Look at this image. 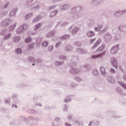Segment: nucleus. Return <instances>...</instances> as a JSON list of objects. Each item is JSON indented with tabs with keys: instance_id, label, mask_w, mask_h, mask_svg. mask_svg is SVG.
<instances>
[{
	"instance_id": "4",
	"label": "nucleus",
	"mask_w": 126,
	"mask_h": 126,
	"mask_svg": "<svg viewBox=\"0 0 126 126\" xmlns=\"http://www.w3.org/2000/svg\"><path fill=\"white\" fill-rule=\"evenodd\" d=\"M111 63L113 66H115L116 68L117 67H118V63H117V61H116V59H115L114 58H113L111 60Z\"/></svg>"
},
{
	"instance_id": "34",
	"label": "nucleus",
	"mask_w": 126,
	"mask_h": 126,
	"mask_svg": "<svg viewBox=\"0 0 126 126\" xmlns=\"http://www.w3.org/2000/svg\"><path fill=\"white\" fill-rule=\"evenodd\" d=\"M35 65V64H32V65Z\"/></svg>"
},
{
	"instance_id": "27",
	"label": "nucleus",
	"mask_w": 126,
	"mask_h": 126,
	"mask_svg": "<svg viewBox=\"0 0 126 126\" xmlns=\"http://www.w3.org/2000/svg\"><path fill=\"white\" fill-rule=\"evenodd\" d=\"M49 50H50V51H52V50H53V49H54V47H53V46H50V47H49Z\"/></svg>"
},
{
	"instance_id": "30",
	"label": "nucleus",
	"mask_w": 126,
	"mask_h": 126,
	"mask_svg": "<svg viewBox=\"0 0 126 126\" xmlns=\"http://www.w3.org/2000/svg\"><path fill=\"white\" fill-rule=\"evenodd\" d=\"M56 64L58 65V64H60V62H56Z\"/></svg>"
},
{
	"instance_id": "21",
	"label": "nucleus",
	"mask_w": 126,
	"mask_h": 126,
	"mask_svg": "<svg viewBox=\"0 0 126 126\" xmlns=\"http://www.w3.org/2000/svg\"><path fill=\"white\" fill-rule=\"evenodd\" d=\"M10 36H11V35L10 34H8V35H6L5 36V39H8V38H9V37H10Z\"/></svg>"
},
{
	"instance_id": "24",
	"label": "nucleus",
	"mask_w": 126,
	"mask_h": 126,
	"mask_svg": "<svg viewBox=\"0 0 126 126\" xmlns=\"http://www.w3.org/2000/svg\"><path fill=\"white\" fill-rule=\"evenodd\" d=\"M60 45H61V43L59 42L57 43V44L56 45V48H58V47H59V46Z\"/></svg>"
},
{
	"instance_id": "14",
	"label": "nucleus",
	"mask_w": 126,
	"mask_h": 126,
	"mask_svg": "<svg viewBox=\"0 0 126 126\" xmlns=\"http://www.w3.org/2000/svg\"><path fill=\"white\" fill-rule=\"evenodd\" d=\"M25 41L26 43H30V42L32 41V39H31V38L29 37L27 38Z\"/></svg>"
},
{
	"instance_id": "32",
	"label": "nucleus",
	"mask_w": 126,
	"mask_h": 126,
	"mask_svg": "<svg viewBox=\"0 0 126 126\" xmlns=\"http://www.w3.org/2000/svg\"><path fill=\"white\" fill-rule=\"evenodd\" d=\"M7 6H8V4H6L5 7H7Z\"/></svg>"
},
{
	"instance_id": "35",
	"label": "nucleus",
	"mask_w": 126,
	"mask_h": 126,
	"mask_svg": "<svg viewBox=\"0 0 126 126\" xmlns=\"http://www.w3.org/2000/svg\"><path fill=\"white\" fill-rule=\"evenodd\" d=\"M35 20H34L33 21H34V22H35Z\"/></svg>"
},
{
	"instance_id": "28",
	"label": "nucleus",
	"mask_w": 126,
	"mask_h": 126,
	"mask_svg": "<svg viewBox=\"0 0 126 126\" xmlns=\"http://www.w3.org/2000/svg\"><path fill=\"white\" fill-rule=\"evenodd\" d=\"M10 16H11V15H15L14 12H11L10 14Z\"/></svg>"
},
{
	"instance_id": "26",
	"label": "nucleus",
	"mask_w": 126,
	"mask_h": 126,
	"mask_svg": "<svg viewBox=\"0 0 126 126\" xmlns=\"http://www.w3.org/2000/svg\"><path fill=\"white\" fill-rule=\"evenodd\" d=\"M94 74H98V71H97L96 70H94L93 72Z\"/></svg>"
},
{
	"instance_id": "10",
	"label": "nucleus",
	"mask_w": 126,
	"mask_h": 126,
	"mask_svg": "<svg viewBox=\"0 0 126 126\" xmlns=\"http://www.w3.org/2000/svg\"><path fill=\"white\" fill-rule=\"evenodd\" d=\"M100 71L102 74H105L106 73V72L105 71V68H104V67L100 68Z\"/></svg>"
},
{
	"instance_id": "15",
	"label": "nucleus",
	"mask_w": 126,
	"mask_h": 126,
	"mask_svg": "<svg viewBox=\"0 0 126 126\" xmlns=\"http://www.w3.org/2000/svg\"><path fill=\"white\" fill-rule=\"evenodd\" d=\"M32 16V13L29 14L27 16L25 17V19L27 20L28 18H30Z\"/></svg>"
},
{
	"instance_id": "8",
	"label": "nucleus",
	"mask_w": 126,
	"mask_h": 126,
	"mask_svg": "<svg viewBox=\"0 0 126 126\" xmlns=\"http://www.w3.org/2000/svg\"><path fill=\"white\" fill-rule=\"evenodd\" d=\"M34 48V44H31L28 46V50H32Z\"/></svg>"
},
{
	"instance_id": "3",
	"label": "nucleus",
	"mask_w": 126,
	"mask_h": 126,
	"mask_svg": "<svg viewBox=\"0 0 126 126\" xmlns=\"http://www.w3.org/2000/svg\"><path fill=\"white\" fill-rule=\"evenodd\" d=\"M103 56H105V52H103L100 54H98L97 55H93L92 58L93 59H99V58H101L103 57Z\"/></svg>"
},
{
	"instance_id": "1",
	"label": "nucleus",
	"mask_w": 126,
	"mask_h": 126,
	"mask_svg": "<svg viewBox=\"0 0 126 126\" xmlns=\"http://www.w3.org/2000/svg\"><path fill=\"white\" fill-rule=\"evenodd\" d=\"M28 26L26 25H25L24 26H22L20 28L18 29L17 30V32L18 34H20L21 32H23V31H25V30H26L27 29Z\"/></svg>"
},
{
	"instance_id": "5",
	"label": "nucleus",
	"mask_w": 126,
	"mask_h": 126,
	"mask_svg": "<svg viewBox=\"0 0 126 126\" xmlns=\"http://www.w3.org/2000/svg\"><path fill=\"white\" fill-rule=\"evenodd\" d=\"M101 43V39L98 40L94 44V45L93 47V49H95V48H97L99 45H100V43Z\"/></svg>"
},
{
	"instance_id": "13",
	"label": "nucleus",
	"mask_w": 126,
	"mask_h": 126,
	"mask_svg": "<svg viewBox=\"0 0 126 126\" xmlns=\"http://www.w3.org/2000/svg\"><path fill=\"white\" fill-rule=\"evenodd\" d=\"M40 26H41V24H37L36 26H35L34 30H38V29H39V28H40Z\"/></svg>"
},
{
	"instance_id": "29",
	"label": "nucleus",
	"mask_w": 126,
	"mask_h": 126,
	"mask_svg": "<svg viewBox=\"0 0 126 126\" xmlns=\"http://www.w3.org/2000/svg\"><path fill=\"white\" fill-rule=\"evenodd\" d=\"M65 125L66 126H71V125L68 123H66Z\"/></svg>"
},
{
	"instance_id": "31",
	"label": "nucleus",
	"mask_w": 126,
	"mask_h": 126,
	"mask_svg": "<svg viewBox=\"0 0 126 126\" xmlns=\"http://www.w3.org/2000/svg\"><path fill=\"white\" fill-rule=\"evenodd\" d=\"M64 102H65V103H67V100H66V99H65L64 100Z\"/></svg>"
},
{
	"instance_id": "7",
	"label": "nucleus",
	"mask_w": 126,
	"mask_h": 126,
	"mask_svg": "<svg viewBox=\"0 0 126 126\" xmlns=\"http://www.w3.org/2000/svg\"><path fill=\"white\" fill-rule=\"evenodd\" d=\"M87 35L88 37H93V36H94V32H88Z\"/></svg>"
},
{
	"instance_id": "11",
	"label": "nucleus",
	"mask_w": 126,
	"mask_h": 126,
	"mask_svg": "<svg viewBox=\"0 0 126 126\" xmlns=\"http://www.w3.org/2000/svg\"><path fill=\"white\" fill-rule=\"evenodd\" d=\"M29 60H30V62H36V60H35V59H34V58L32 57H29Z\"/></svg>"
},
{
	"instance_id": "22",
	"label": "nucleus",
	"mask_w": 126,
	"mask_h": 126,
	"mask_svg": "<svg viewBox=\"0 0 126 126\" xmlns=\"http://www.w3.org/2000/svg\"><path fill=\"white\" fill-rule=\"evenodd\" d=\"M14 39L15 42H18V41H19V37H15Z\"/></svg>"
},
{
	"instance_id": "12",
	"label": "nucleus",
	"mask_w": 126,
	"mask_h": 126,
	"mask_svg": "<svg viewBox=\"0 0 126 126\" xmlns=\"http://www.w3.org/2000/svg\"><path fill=\"white\" fill-rule=\"evenodd\" d=\"M48 41H44L42 43V45L43 47H47V46H48Z\"/></svg>"
},
{
	"instance_id": "36",
	"label": "nucleus",
	"mask_w": 126,
	"mask_h": 126,
	"mask_svg": "<svg viewBox=\"0 0 126 126\" xmlns=\"http://www.w3.org/2000/svg\"><path fill=\"white\" fill-rule=\"evenodd\" d=\"M69 48H71L70 46H69Z\"/></svg>"
},
{
	"instance_id": "17",
	"label": "nucleus",
	"mask_w": 126,
	"mask_h": 126,
	"mask_svg": "<svg viewBox=\"0 0 126 126\" xmlns=\"http://www.w3.org/2000/svg\"><path fill=\"white\" fill-rule=\"evenodd\" d=\"M78 31H79V29L76 28L73 29L72 32L73 33H75V32H77Z\"/></svg>"
},
{
	"instance_id": "16",
	"label": "nucleus",
	"mask_w": 126,
	"mask_h": 126,
	"mask_svg": "<svg viewBox=\"0 0 126 126\" xmlns=\"http://www.w3.org/2000/svg\"><path fill=\"white\" fill-rule=\"evenodd\" d=\"M16 52L17 53V54H21L22 51L21 50V49L18 48L16 50Z\"/></svg>"
},
{
	"instance_id": "37",
	"label": "nucleus",
	"mask_w": 126,
	"mask_h": 126,
	"mask_svg": "<svg viewBox=\"0 0 126 126\" xmlns=\"http://www.w3.org/2000/svg\"><path fill=\"white\" fill-rule=\"evenodd\" d=\"M67 51H70V50H68Z\"/></svg>"
},
{
	"instance_id": "23",
	"label": "nucleus",
	"mask_w": 126,
	"mask_h": 126,
	"mask_svg": "<svg viewBox=\"0 0 126 126\" xmlns=\"http://www.w3.org/2000/svg\"><path fill=\"white\" fill-rule=\"evenodd\" d=\"M95 40H96V39H91L90 40L91 44H93V43H94V42L95 41Z\"/></svg>"
},
{
	"instance_id": "20",
	"label": "nucleus",
	"mask_w": 126,
	"mask_h": 126,
	"mask_svg": "<svg viewBox=\"0 0 126 126\" xmlns=\"http://www.w3.org/2000/svg\"><path fill=\"white\" fill-rule=\"evenodd\" d=\"M68 38H69V35H66L63 36V39H68Z\"/></svg>"
},
{
	"instance_id": "33",
	"label": "nucleus",
	"mask_w": 126,
	"mask_h": 126,
	"mask_svg": "<svg viewBox=\"0 0 126 126\" xmlns=\"http://www.w3.org/2000/svg\"><path fill=\"white\" fill-rule=\"evenodd\" d=\"M15 107L16 108H17V106L16 105H15Z\"/></svg>"
},
{
	"instance_id": "6",
	"label": "nucleus",
	"mask_w": 126,
	"mask_h": 126,
	"mask_svg": "<svg viewBox=\"0 0 126 126\" xmlns=\"http://www.w3.org/2000/svg\"><path fill=\"white\" fill-rule=\"evenodd\" d=\"M104 48H105V46L104 45H101L99 48L97 50V52H102L104 50Z\"/></svg>"
},
{
	"instance_id": "19",
	"label": "nucleus",
	"mask_w": 126,
	"mask_h": 126,
	"mask_svg": "<svg viewBox=\"0 0 126 126\" xmlns=\"http://www.w3.org/2000/svg\"><path fill=\"white\" fill-rule=\"evenodd\" d=\"M94 30L95 31H96V32H98V31H100V30H101V29L99 27H97V28H95L94 29Z\"/></svg>"
},
{
	"instance_id": "25",
	"label": "nucleus",
	"mask_w": 126,
	"mask_h": 126,
	"mask_svg": "<svg viewBox=\"0 0 126 126\" xmlns=\"http://www.w3.org/2000/svg\"><path fill=\"white\" fill-rule=\"evenodd\" d=\"M110 72H111V73H114L115 72V70L113 68H111L110 69Z\"/></svg>"
},
{
	"instance_id": "9",
	"label": "nucleus",
	"mask_w": 126,
	"mask_h": 126,
	"mask_svg": "<svg viewBox=\"0 0 126 126\" xmlns=\"http://www.w3.org/2000/svg\"><path fill=\"white\" fill-rule=\"evenodd\" d=\"M55 33L52 32H50L48 35H47V38H51L53 36V35H54Z\"/></svg>"
},
{
	"instance_id": "18",
	"label": "nucleus",
	"mask_w": 126,
	"mask_h": 126,
	"mask_svg": "<svg viewBox=\"0 0 126 126\" xmlns=\"http://www.w3.org/2000/svg\"><path fill=\"white\" fill-rule=\"evenodd\" d=\"M16 25H14L13 26H10V30H14V28L16 27Z\"/></svg>"
},
{
	"instance_id": "2",
	"label": "nucleus",
	"mask_w": 126,
	"mask_h": 126,
	"mask_svg": "<svg viewBox=\"0 0 126 126\" xmlns=\"http://www.w3.org/2000/svg\"><path fill=\"white\" fill-rule=\"evenodd\" d=\"M119 50V46L116 45L113 47L110 51L111 54H116L117 52Z\"/></svg>"
}]
</instances>
